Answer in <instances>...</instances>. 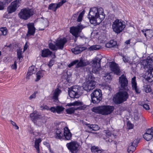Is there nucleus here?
I'll return each mask as SVG.
<instances>
[{"mask_svg":"<svg viewBox=\"0 0 153 153\" xmlns=\"http://www.w3.org/2000/svg\"><path fill=\"white\" fill-rule=\"evenodd\" d=\"M105 15L102 8L94 7L90 9L88 18L91 24H99L104 19Z\"/></svg>","mask_w":153,"mask_h":153,"instance_id":"obj_1","label":"nucleus"},{"mask_svg":"<svg viewBox=\"0 0 153 153\" xmlns=\"http://www.w3.org/2000/svg\"><path fill=\"white\" fill-rule=\"evenodd\" d=\"M126 91L124 89H121L113 97V101L116 104H120L126 101L128 98L129 95Z\"/></svg>","mask_w":153,"mask_h":153,"instance_id":"obj_2","label":"nucleus"},{"mask_svg":"<svg viewBox=\"0 0 153 153\" xmlns=\"http://www.w3.org/2000/svg\"><path fill=\"white\" fill-rule=\"evenodd\" d=\"M114 107L109 105H101L92 108L93 111L103 115L110 114L114 110Z\"/></svg>","mask_w":153,"mask_h":153,"instance_id":"obj_3","label":"nucleus"},{"mask_svg":"<svg viewBox=\"0 0 153 153\" xmlns=\"http://www.w3.org/2000/svg\"><path fill=\"white\" fill-rule=\"evenodd\" d=\"M125 27V23L124 22L117 19L113 22L112 28L114 32L119 34L124 30Z\"/></svg>","mask_w":153,"mask_h":153,"instance_id":"obj_4","label":"nucleus"},{"mask_svg":"<svg viewBox=\"0 0 153 153\" xmlns=\"http://www.w3.org/2000/svg\"><path fill=\"white\" fill-rule=\"evenodd\" d=\"M34 14L33 10L29 8L22 9L19 13V16L21 19L26 20Z\"/></svg>","mask_w":153,"mask_h":153,"instance_id":"obj_5","label":"nucleus"},{"mask_svg":"<svg viewBox=\"0 0 153 153\" xmlns=\"http://www.w3.org/2000/svg\"><path fill=\"white\" fill-rule=\"evenodd\" d=\"M96 82L93 78L89 76L88 79L83 84V88L85 90L90 91L93 90L95 87Z\"/></svg>","mask_w":153,"mask_h":153,"instance_id":"obj_6","label":"nucleus"},{"mask_svg":"<svg viewBox=\"0 0 153 153\" xmlns=\"http://www.w3.org/2000/svg\"><path fill=\"white\" fill-rule=\"evenodd\" d=\"M69 89V95L72 98H78L82 93L80 92V88L77 85L73 86Z\"/></svg>","mask_w":153,"mask_h":153,"instance_id":"obj_7","label":"nucleus"},{"mask_svg":"<svg viewBox=\"0 0 153 153\" xmlns=\"http://www.w3.org/2000/svg\"><path fill=\"white\" fill-rule=\"evenodd\" d=\"M102 58L96 57L91 61L92 67V72L95 74L98 73L100 69V62Z\"/></svg>","mask_w":153,"mask_h":153,"instance_id":"obj_8","label":"nucleus"},{"mask_svg":"<svg viewBox=\"0 0 153 153\" xmlns=\"http://www.w3.org/2000/svg\"><path fill=\"white\" fill-rule=\"evenodd\" d=\"M92 102L94 104L98 103L102 100V94L100 89L96 90L91 94Z\"/></svg>","mask_w":153,"mask_h":153,"instance_id":"obj_9","label":"nucleus"},{"mask_svg":"<svg viewBox=\"0 0 153 153\" xmlns=\"http://www.w3.org/2000/svg\"><path fill=\"white\" fill-rule=\"evenodd\" d=\"M66 146L72 153H76L79 150V145L76 141H72L67 143Z\"/></svg>","mask_w":153,"mask_h":153,"instance_id":"obj_10","label":"nucleus"},{"mask_svg":"<svg viewBox=\"0 0 153 153\" xmlns=\"http://www.w3.org/2000/svg\"><path fill=\"white\" fill-rule=\"evenodd\" d=\"M85 27L83 26L81 24L78 25L76 27H73L70 28V33L76 38L79 36V33H80Z\"/></svg>","mask_w":153,"mask_h":153,"instance_id":"obj_11","label":"nucleus"},{"mask_svg":"<svg viewBox=\"0 0 153 153\" xmlns=\"http://www.w3.org/2000/svg\"><path fill=\"white\" fill-rule=\"evenodd\" d=\"M119 80L121 89H124L126 91H129V89L127 87L128 80L126 78V76L124 74H122L119 77Z\"/></svg>","mask_w":153,"mask_h":153,"instance_id":"obj_12","label":"nucleus"},{"mask_svg":"<svg viewBox=\"0 0 153 153\" xmlns=\"http://www.w3.org/2000/svg\"><path fill=\"white\" fill-rule=\"evenodd\" d=\"M20 5L19 0H16L11 4V5L7 8L9 13H11L15 11Z\"/></svg>","mask_w":153,"mask_h":153,"instance_id":"obj_13","label":"nucleus"},{"mask_svg":"<svg viewBox=\"0 0 153 153\" xmlns=\"http://www.w3.org/2000/svg\"><path fill=\"white\" fill-rule=\"evenodd\" d=\"M67 39L65 38H58L56 42L55 45L58 49H62L65 44L67 42Z\"/></svg>","mask_w":153,"mask_h":153,"instance_id":"obj_14","label":"nucleus"},{"mask_svg":"<svg viewBox=\"0 0 153 153\" xmlns=\"http://www.w3.org/2000/svg\"><path fill=\"white\" fill-rule=\"evenodd\" d=\"M136 139L134 140L132 142H131L129 144L127 149L129 153H133L135 150L138 143Z\"/></svg>","mask_w":153,"mask_h":153,"instance_id":"obj_15","label":"nucleus"},{"mask_svg":"<svg viewBox=\"0 0 153 153\" xmlns=\"http://www.w3.org/2000/svg\"><path fill=\"white\" fill-rule=\"evenodd\" d=\"M28 27V31L27 36H28L31 35H33L35 32V28L34 24L30 23L27 24Z\"/></svg>","mask_w":153,"mask_h":153,"instance_id":"obj_16","label":"nucleus"},{"mask_svg":"<svg viewBox=\"0 0 153 153\" xmlns=\"http://www.w3.org/2000/svg\"><path fill=\"white\" fill-rule=\"evenodd\" d=\"M111 70L113 72L114 74L117 75H120V71L117 64L114 62H112L110 66Z\"/></svg>","mask_w":153,"mask_h":153,"instance_id":"obj_17","label":"nucleus"},{"mask_svg":"<svg viewBox=\"0 0 153 153\" xmlns=\"http://www.w3.org/2000/svg\"><path fill=\"white\" fill-rule=\"evenodd\" d=\"M89 64V62L87 60L83 59L81 58L76 65V68H79L80 67H83L86 66Z\"/></svg>","mask_w":153,"mask_h":153,"instance_id":"obj_18","label":"nucleus"},{"mask_svg":"<svg viewBox=\"0 0 153 153\" xmlns=\"http://www.w3.org/2000/svg\"><path fill=\"white\" fill-rule=\"evenodd\" d=\"M61 92L60 90L57 88L55 89L53 94L52 96V100L55 102H57L58 101V97L59 94Z\"/></svg>","mask_w":153,"mask_h":153,"instance_id":"obj_19","label":"nucleus"},{"mask_svg":"<svg viewBox=\"0 0 153 153\" xmlns=\"http://www.w3.org/2000/svg\"><path fill=\"white\" fill-rule=\"evenodd\" d=\"M30 117L31 120L33 122L40 119L41 117V116L36 111H34L30 115Z\"/></svg>","mask_w":153,"mask_h":153,"instance_id":"obj_20","label":"nucleus"},{"mask_svg":"<svg viewBox=\"0 0 153 153\" xmlns=\"http://www.w3.org/2000/svg\"><path fill=\"white\" fill-rule=\"evenodd\" d=\"M135 79L136 77H134L131 79V82L132 84V88L133 90L135 91L136 93L138 94L140 93V91L137 88Z\"/></svg>","mask_w":153,"mask_h":153,"instance_id":"obj_21","label":"nucleus"},{"mask_svg":"<svg viewBox=\"0 0 153 153\" xmlns=\"http://www.w3.org/2000/svg\"><path fill=\"white\" fill-rule=\"evenodd\" d=\"M146 38H151L153 36V31L150 29H143L141 30Z\"/></svg>","mask_w":153,"mask_h":153,"instance_id":"obj_22","label":"nucleus"},{"mask_svg":"<svg viewBox=\"0 0 153 153\" xmlns=\"http://www.w3.org/2000/svg\"><path fill=\"white\" fill-rule=\"evenodd\" d=\"M64 136L67 140H70L71 137V133L67 127L64 128Z\"/></svg>","mask_w":153,"mask_h":153,"instance_id":"obj_23","label":"nucleus"},{"mask_svg":"<svg viewBox=\"0 0 153 153\" xmlns=\"http://www.w3.org/2000/svg\"><path fill=\"white\" fill-rule=\"evenodd\" d=\"M144 77L146 80L150 82L153 81V76L149 70L146 72Z\"/></svg>","mask_w":153,"mask_h":153,"instance_id":"obj_24","label":"nucleus"},{"mask_svg":"<svg viewBox=\"0 0 153 153\" xmlns=\"http://www.w3.org/2000/svg\"><path fill=\"white\" fill-rule=\"evenodd\" d=\"M84 49V48L77 46L76 47L74 48H73L71 50L74 54H77L81 53Z\"/></svg>","mask_w":153,"mask_h":153,"instance_id":"obj_25","label":"nucleus"},{"mask_svg":"<svg viewBox=\"0 0 153 153\" xmlns=\"http://www.w3.org/2000/svg\"><path fill=\"white\" fill-rule=\"evenodd\" d=\"M35 69H36V68L33 66H31L29 68L27 76L26 77V79H29V77L33 74L36 73V70Z\"/></svg>","mask_w":153,"mask_h":153,"instance_id":"obj_26","label":"nucleus"},{"mask_svg":"<svg viewBox=\"0 0 153 153\" xmlns=\"http://www.w3.org/2000/svg\"><path fill=\"white\" fill-rule=\"evenodd\" d=\"M52 53V52L49 49H45L42 51V56L43 57H47L51 55Z\"/></svg>","mask_w":153,"mask_h":153,"instance_id":"obj_27","label":"nucleus"},{"mask_svg":"<svg viewBox=\"0 0 153 153\" xmlns=\"http://www.w3.org/2000/svg\"><path fill=\"white\" fill-rule=\"evenodd\" d=\"M116 42L113 40H111L106 44L105 46L107 48H111L116 46Z\"/></svg>","mask_w":153,"mask_h":153,"instance_id":"obj_28","label":"nucleus"},{"mask_svg":"<svg viewBox=\"0 0 153 153\" xmlns=\"http://www.w3.org/2000/svg\"><path fill=\"white\" fill-rule=\"evenodd\" d=\"M41 140L40 138L36 139L35 142L34 147L36 150V152L39 153V143L41 142Z\"/></svg>","mask_w":153,"mask_h":153,"instance_id":"obj_29","label":"nucleus"},{"mask_svg":"<svg viewBox=\"0 0 153 153\" xmlns=\"http://www.w3.org/2000/svg\"><path fill=\"white\" fill-rule=\"evenodd\" d=\"M63 137V134L61 131L59 129H57L56 131L55 137L56 139H61Z\"/></svg>","mask_w":153,"mask_h":153,"instance_id":"obj_30","label":"nucleus"},{"mask_svg":"<svg viewBox=\"0 0 153 153\" xmlns=\"http://www.w3.org/2000/svg\"><path fill=\"white\" fill-rule=\"evenodd\" d=\"M78 108H75L74 107H72L67 109L66 111L68 114H70L74 113L75 111L77 110Z\"/></svg>","mask_w":153,"mask_h":153,"instance_id":"obj_31","label":"nucleus"},{"mask_svg":"<svg viewBox=\"0 0 153 153\" xmlns=\"http://www.w3.org/2000/svg\"><path fill=\"white\" fill-rule=\"evenodd\" d=\"M143 117L140 114L137 112H135L134 114V119L136 121H139L141 119H143Z\"/></svg>","mask_w":153,"mask_h":153,"instance_id":"obj_32","label":"nucleus"},{"mask_svg":"<svg viewBox=\"0 0 153 153\" xmlns=\"http://www.w3.org/2000/svg\"><path fill=\"white\" fill-rule=\"evenodd\" d=\"M147 66V68H153V57L148 60Z\"/></svg>","mask_w":153,"mask_h":153,"instance_id":"obj_33","label":"nucleus"},{"mask_svg":"<svg viewBox=\"0 0 153 153\" xmlns=\"http://www.w3.org/2000/svg\"><path fill=\"white\" fill-rule=\"evenodd\" d=\"M7 28L5 27H1L0 28V34L4 36L7 35Z\"/></svg>","mask_w":153,"mask_h":153,"instance_id":"obj_34","label":"nucleus"},{"mask_svg":"<svg viewBox=\"0 0 153 153\" xmlns=\"http://www.w3.org/2000/svg\"><path fill=\"white\" fill-rule=\"evenodd\" d=\"M91 152L94 153H101L102 151L99 148L95 146L92 147Z\"/></svg>","mask_w":153,"mask_h":153,"instance_id":"obj_35","label":"nucleus"},{"mask_svg":"<svg viewBox=\"0 0 153 153\" xmlns=\"http://www.w3.org/2000/svg\"><path fill=\"white\" fill-rule=\"evenodd\" d=\"M153 137V135L152 134H144L143 135L144 138L148 141L150 140Z\"/></svg>","mask_w":153,"mask_h":153,"instance_id":"obj_36","label":"nucleus"},{"mask_svg":"<svg viewBox=\"0 0 153 153\" xmlns=\"http://www.w3.org/2000/svg\"><path fill=\"white\" fill-rule=\"evenodd\" d=\"M58 8L56 4H51L48 7V9L52 10L54 11H56L57 9Z\"/></svg>","mask_w":153,"mask_h":153,"instance_id":"obj_37","label":"nucleus"},{"mask_svg":"<svg viewBox=\"0 0 153 153\" xmlns=\"http://www.w3.org/2000/svg\"><path fill=\"white\" fill-rule=\"evenodd\" d=\"M100 48V46L99 45H94L90 47L89 49L90 51L97 50Z\"/></svg>","mask_w":153,"mask_h":153,"instance_id":"obj_38","label":"nucleus"},{"mask_svg":"<svg viewBox=\"0 0 153 153\" xmlns=\"http://www.w3.org/2000/svg\"><path fill=\"white\" fill-rule=\"evenodd\" d=\"M42 76V72L41 71H38L36 73V81H37L39 80Z\"/></svg>","mask_w":153,"mask_h":153,"instance_id":"obj_39","label":"nucleus"},{"mask_svg":"<svg viewBox=\"0 0 153 153\" xmlns=\"http://www.w3.org/2000/svg\"><path fill=\"white\" fill-rule=\"evenodd\" d=\"M49 48L53 51L56 50L58 49L56 45L55 46V45L52 43H50L49 44Z\"/></svg>","mask_w":153,"mask_h":153,"instance_id":"obj_40","label":"nucleus"},{"mask_svg":"<svg viewBox=\"0 0 153 153\" xmlns=\"http://www.w3.org/2000/svg\"><path fill=\"white\" fill-rule=\"evenodd\" d=\"M84 13V11H83L79 14L77 19V21L78 22H80L82 21V18L83 16Z\"/></svg>","mask_w":153,"mask_h":153,"instance_id":"obj_41","label":"nucleus"},{"mask_svg":"<svg viewBox=\"0 0 153 153\" xmlns=\"http://www.w3.org/2000/svg\"><path fill=\"white\" fill-rule=\"evenodd\" d=\"M64 108L62 106H57L56 107V112L59 114L63 111Z\"/></svg>","mask_w":153,"mask_h":153,"instance_id":"obj_42","label":"nucleus"},{"mask_svg":"<svg viewBox=\"0 0 153 153\" xmlns=\"http://www.w3.org/2000/svg\"><path fill=\"white\" fill-rule=\"evenodd\" d=\"M144 90L146 93L150 92L151 91V89L149 85H145L144 87Z\"/></svg>","mask_w":153,"mask_h":153,"instance_id":"obj_43","label":"nucleus"},{"mask_svg":"<svg viewBox=\"0 0 153 153\" xmlns=\"http://www.w3.org/2000/svg\"><path fill=\"white\" fill-rule=\"evenodd\" d=\"M17 56L19 60L22 57V51L20 50H18L17 51Z\"/></svg>","mask_w":153,"mask_h":153,"instance_id":"obj_44","label":"nucleus"},{"mask_svg":"<svg viewBox=\"0 0 153 153\" xmlns=\"http://www.w3.org/2000/svg\"><path fill=\"white\" fill-rule=\"evenodd\" d=\"M92 127L91 131H96L100 129L99 127L97 125H93Z\"/></svg>","mask_w":153,"mask_h":153,"instance_id":"obj_45","label":"nucleus"},{"mask_svg":"<svg viewBox=\"0 0 153 153\" xmlns=\"http://www.w3.org/2000/svg\"><path fill=\"white\" fill-rule=\"evenodd\" d=\"M78 62V60H75L71 62V63L68 65V66L69 68H70L71 67L74 66V65L76 64H77V63Z\"/></svg>","mask_w":153,"mask_h":153,"instance_id":"obj_46","label":"nucleus"},{"mask_svg":"<svg viewBox=\"0 0 153 153\" xmlns=\"http://www.w3.org/2000/svg\"><path fill=\"white\" fill-rule=\"evenodd\" d=\"M145 134H152L153 135V129L149 128L148 129Z\"/></svg>","mask_w":153,"mask_h":153,"instance_id":"obj_47","label":"nucleus"},{"mask_svg":"<svg viewBox=\"0 0 153 153\" xmlns=\"http://www.w3.org/2000/svg\"><path fill=\"white\" fill-rule=\"evenodd\" d=\"M104 133L107 136H111V135H113L111 134V132L109 130H104L103 131Z\"/></svg>","mask_w":153,"mask_h":153,"instance_id":"obj_48","label":"nucleus"},{"mask_svg":"<svg viewBox=\"0 0 153 153\" xmlns=\"http://www.w3.org/2000/svg\"><path fill=\"white\" fill-rule=\"evenodd\" d=\"M10 123L12 124V125L14 127H15V128L16 129H18L19 128V127L17 125L16 123L12 121V120H10Z\"/></svg>","mask_w":153,"mask_h":153,"instance_id":"obj_49","label":"nucleus"},{"mask_svg":"<svg viewBox=\"0 0 153 153\" xmlns=\"http://www.w3.org/2000/svg\"><path fill=\"white\" fill-rule=\"evenodd\" d=\"M74 106H78L81 105H82V102H79L78 101H76L74 102H73Z\"/></svg>","mask_w":153,"mask_h":153,"instance_id":"obj_50","label":"nucleus"},{"mask_svg":"<svg viewBox=\"0 0 153 153\" xmlns=\"http://www.w3.org/2000/svg\"><path fill=\"white\" fill-rule=\"evenodd\" d=\"M143 108L146 110H149L150 109L149 105L147 104H144L143 105Z\"/></svg>","mask_w":153,"mask_h":153,"instance_id":"obj_51","label":"nucleus"},{"mask_svg":"<svg viewBox=\"0 0 153 153\" xmlns=\"http://www.w3.org/2000/svg\"><path fill=\"white\" fill-rule=\"evenodd\" d=\"M9 111L8 109H3L2 113L4 115H6L8 113Z\"/></svg>","mask_w":153,"mask_h":153,"instance_id":"obj_52","label":"nucleus"},{"mask_svg":"<svg viewBox=\"0 0 153 153\" xmlns=\"http://www.w3.org/2000/svg\"><path fill=\"white\" fill-rule=\"evenodd\" d=\"M123 61L125 62H128L129 61V59L126 56H123Z\"/></svg>","mask_w":153,"mask_h":153,"instance_id":"obj_53","label":"nucleus"},{"mask_svg":"<svg viewBox=\"0 0 153 153\" xmlns=\"http://www.w3.org/2000/svg\"><path fill=\"white\" fill-rule=\"evenodd\" d=\"M36 97V93L34 92L32 95H30L29 98L30 100H31L32 99L35 98Z\"/></svg>","mask_w":153,"mask_h":153,"instance_id":"obj_54","label":"nucleus"},{"mask_svg":"<svg viewBox=\"0 0 153 153\" xmlns=\"http://www.w3.org/2000/svg\"><path fill=\"white\" fill-rule=\"evenodd\" d=\"M54 63V62L53 60H51L49 62V63L48 64L49 66L50 67H51L53 64Z\"/></svg>","mask_w":153,"mask_h":153,"instance_id":"obj_55","label":"nucleus"},{"mask_svg":"<svg viewBox=\"0 0 153 153\" xmlns=\"http://www.w3.org/2000/svg\"><path fill=\"white\" fill-rule=\"evenodd\" d=\"M50 110L51 111L55 112H56V107H52L50 109Z\"/></svg>","mask_w":153,"mask_h":153,"instance_id":"obj_56","label":"nucleus"},{"mask_svg":"<svg viewBox=\"0 0 153 153\" xmlns=\"http://www.w3.org/2000/svg\"><path fill=\"white\" fill-rule=\"evenodd\" d=\"M30 134H31V137H35L36 135V133L34 132H33V131H30Z\"/></svg>","mask_w":153,"mask_h":153,"instance_id":"obj_57","label":"nucleus"},{"mask_svg":"<svg viewBox=\"0 0 153 153\" xmlns=\"http://www.w3.org/2000/svg\"><path fill=\"white\" fill-rule=\"evenodd\" d=\"M11 68L13 69H16L17 68V65L16 62H15L14 64L12 65Z\"/></svg>","mask_w":153,"mask_h":153,"instance_id":"obj_58","label":"nucleus"},{"mask_svg":"<svg viewBox=\"0 0 153 153\" xmlns=\"http://www.w3.org/2000/svg\"><path fill=\"white\" fill-rule=\"evenodd\" d=\"M63 4L60 1L57 4H56V5L57 7V8L59 7L60 6L63 5Z\"/></svg>","mask_w":153,"mask_h":153,"instance_id":"obj_59","label":"nucleus"},{"mask_svg":"<svg viewBox=\"0 0 153 153\" xmlns=\"http://www.w3.org/2000/svg\"><path fill=\"white\" fill-rule=\"evenodd\" d=\"M86 125L87 127L91 130L93 125L90 124H87Z\"/></svg>","mask_w":153,"mask_h":153,"instance_id":"obj_60","label":"nucleus"},{"mask_svg":"<svg viewBox=\"0 0 153 153\" xmlns=\"http://www.w3.org/2000/svg\"><path fill=\"white\" fill-rule=\"evenodd\" d=\"M105 79H108L110 80L111 79V77L110 76L109 74H108L105 77Z\"/></svg>","mask_w":153,"mask_h":153,"instance_id":"obj_61","label":"nucleus"},{"mask_svg":"<svg viewBox=\"0 0 153 153\" xmlns=\"http://www.w3.org/2000/svg\"><path fill=\"white\" fill-rule=\"evenodd\" d=\"M11 46H12V44H10L9 45H5L4 47H7V48H9L8 49L9 50H10V49L11 48Z\"/></svg>","mask_w":153,"mask_h":153,"instance_id":"obj_62","label":"nucleus"},{"mask_svg":"<svg viewBox=\"0 0 153 153\" xmlns=\"http://www.w3.org/2000/svg\"><path fill=\"white\" fill-rule=\"evenodd\" d=\"M27 47H28V45H27V43H26L25 46H24V51H25L27 48Z\"/></svg>","mask_w":153,"mask_h":153,"instance_id":"obj_63","label":"nucleus"},{"mask_svg":"<svg viewBox=\"0 0 153 153\" xmlns=\"http://www.w3.org/2000/svg\"><path fill=\"white\" fill-rule=\"evenodd\" d=\"M128 126H129V128L130 129H131L133 128V126L132 124L129 123L128 124Z\"/></svg>","mask_w":153,"mask_h":153,"instance_id":"obj_64","label":"nucleus"}]
</instances>
